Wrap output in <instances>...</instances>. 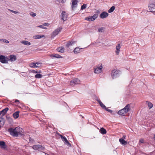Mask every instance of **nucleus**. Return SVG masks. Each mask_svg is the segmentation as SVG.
<instances>
[{
  "instance_id": "nucleus-1",
  "label": "nucleus",
  "mask_w": 155,
  "mask_h": 155,
  "mask_svg": "<svg viewBox=\"0 0 155 155\" xmlns=\"http://www.w3.org/2000/svg\"><path fill=\"white\" fill-rule=\"evenodd\" d=\"M23 130L22 128L18 127L13 129L12 127L9 128L8 131L10 133V134L14 137H18V135H22Z\"/></svg>"
},
{
  "instance_id": "nucleus-2",
  "label": "nucleus",
  "mask_w": 155,
  "mask_h": 155,
  "mask_svg": "<svg viewBox=\"0 0 155 155\" xmlns=\"http://www.w3.org/2000/svg\"><path fill=\"white\" fill-rule=\"evenodd\" d=\"M32 147L34 150H37L41 152L45 150V149L44 147L39 144L34 145Z\"/></svg>"
},
{
  "instance_id": "nucleus-3",
  "label": "nucleus",
  "mask_w": 155,
  "mask_h": 155,
  "mask_svg": "<svg viewBox=\"0 0 155 155\" xmlns=\"http://www.w3.org/2000/svg\"><path fill=\"white\" fill-rule=\"evenodd\" d=\"M62 29V27H60L55 29L51 34V38H54L57 35H58L59 33L61 31Z\"/></svg>"
},
{
  "instance_id": "nucleus-4",
  "label": "nucleus",
  "mask_w": 155,
  "mask_h": 155,
  "mask_svg": "<svg viewBox=\"0 0 155 155\" xmlns=\"http://www.w3.org/2000/svg\"><path fill=\"white\" fill-rule=\"evenodd\" d=\"M120 72L118 70H114L112 71L111 73V76L113 79H114L119 76Z\"/></svg>"
},
{
  "instance_id": "nucleus-5",
  "label": "nucleus",
  "mask_w": 155,
  "mask_h": 155,
  "mask_svg": "<svg viewBox=\"0 0 155 155\" xmlns=\"http://www.w3.org/2000/svg\"><path fill=\"white\" fill-rule=\"evenodd\" d=\"M8 57L3 55H0V62L3 64L8 63Z\"/></svg>"
},
{
  "instance_id": "nucleus-6",
  "label": "nucleus",
  "mask_w": 155,
  "mask_h": 155,
  "mask_svg": "<svg viewBox=\"0 0 155 155\" xmlns=\"http://www.w3.org/2000/svg\"><path fill=\"white\" fill-rule=\"evenodd\" d=\"M60 137L65 145H67L68 147H71V144L69 143L65 137L62 135H60Z\"/></svg>"
},
{
  "instance_id": "nucleus-7",
  "label": "nucleus",
  "mask_w": 155,
  "mask_h": 155,
  "mask_svg": "<svg viewBox=\"0 0 155 155\" xmlns=\"http://www.w3.org/2000/svg\"><path fill=\"white\" fill-rule=\"evenodd\" d=\"M98 16V15L97 14H95L92 16L86 18L85 19L89 21H92L95 20Z\"/></svg>"
},
{
  "instance_id": "nucleus-8",
  "label": "nucleus",
  "mask_w": 155,
  "mask_h": 155,
  "mask_svg": "<svg viewBox=\"0 0 155 155\" xmlns=\"http://www.w3.org/2000/svg\"><path fill=\"white\" fill-rule=\"evenodd\" d=\"M148 7L150 12L155 15V5L153 3H150L148 6Z\"/></svg>"
},
{
  "instance_id": "nucleus-9",
  "label": "nucleus",
  "mask_w": 155,
  "mask_h": 155,
  "mask_svg": "<svg viewBox=\"0 0 155 155\" xmlns=\"http://www.w3.org/2000/svg\"><path fill=\"white\" fill-rule=\"evenodd\" d=\"M80 83V80L78 78H75L71 81L70 84L71 86H74Z\"/></svg>"
},
{
  "instance_id": "nucleus-10",
  "label": "nucleus",
  "mask_w": 155,
  "mask_h": 155,
  "mask_svg": "<svg viewBox=\"0 0 155 155\" xmlns=\"http://www.w3.org/2000/svg\"><path fill=\"white\" fill-rule=\"evenodd\" d=\"M78 0H72V2L71 5V8L72 10L76 8L78 5Z\"/></svg>"
},
{
  "instance_id": "nucleus-11",
  "label": "nucleus",
  "mask_w": 155,
  "mask_h": 155,
  "mask_svg": "<svg viewBox=\"0 0 155 155\" xmlns=\"http://www.w3.org/2000/svg\"><path fill=\"white\" fill-rule=\"evenodd\" d=\"M8 108L6 107L1 111L0 112V117H2L4 116L6 113L7 111L8 110Z\"/></svg>"
},
{
  "instance_id": "nucleus-12",
  "label": "nucleus",
  "mask_w": 155,
  "mask_h": 155,
  "mask_svg": "<svg viewBox=\"0 0 155 155\" xmlns=\"http://www.w3.org/2000/svg\"><path fill=\"white\" fill-rule=\"evenodd\" d=\"M101 68L97 67L94 68V72L95 74H99L102 71V67L101 65Z\"/></svg>"
},
{
  "instance_id": "nucleus-13",
  "label": "nucleus",
  "mask_w": 155,
  "mask_h": 155,
  "mask_svg": "<svg viewBox=\"0 0 155 155\" xmlns=\"http://www.w3.org/2000/svg\"><path fill=\"white\" fill-rule=\"evenodd\" d=\"M108 14L107 12H103L100 14V18L103 19L107 18L108 16Z\"/></svg>"
},
{
  "instance_id": "nucleus-14",
  "label": "nucleus",
  "mask_w": 155,
  "mask_h": 155,
  "mask_svg": "<svg viewBox=\"0 0 155 155\" xmlns=\"http://www.w3.org/2000/svg\"><path fill=\"white\" fill-rule=\"evenodd\" d=\"M16 59V56L14 55H10L8 57V61H10L11 62L15 61Z\"/></svg>"
},
{
  "instance_id": "nucleus-15",
  "label": "nucleus",
  "mask_w": 155,
  "mask_h": 155,
  "mask_svg": "<svg viewBox=\"0 0 155 155\" xmlns=\"http://www.w3.org/2000/svg\"><path fill=\"white\" fill-rule=\"evenodd\" d=\"M121 45L120 44H118L116 47V50L115 51V53L116 54L118 55L119 54L120 49L121 47Z\"/></svg>"
},
{
  "instance_id": "nucleus-16",
  "label": "nucleus",
  "mask_w": 155,
  "mask_h": 155,
  "mask_svg": "<svg viewBox=\"0 0 155 155\" xmlns=\"http://www.w3.org/2000/svg\"><path fill=\"white\" fill-rule=\"evenodd\" d=\"M62 15V20L65 21L67 20V18L68 17V15L65 12L62 11L61 13Z\"/></svg>"
},
{
  "instance_id": "nucleus-17",
  "label": "nucleus",
  "mask_w": 155,
  "mask_h": 155,
  "mask_svg": "<svg viewBox=\"0 0 155 155\" xmlns=\"http://www.w3.org/2000/svg\"><path fill=\"white\" fill-rule=\"evenodd\" d=\"M76 43V41L73 40L68 41L66 45V46L68 48L71 46L73 45Z\"/></svg>"
},
{
  "instance_id": "nucleus-18",
  "label": "nucleus",
  "mask_w": 155,
  "mask_h": 155,
  "mask_svg": "<svg viewBox=\"0 0 155 155\" xmlns=\"http://www.w3.org/2000/svg\"><path fill=\"white\" fill-rule=\"evenodd\" d=\"M125 111L126 113L128 112L130 110V106L129 104H127L125 107L123 108Z\"/></svg>"
},
{
  "instance_id": "nucleus-19",
  "label": "nucleus",
  "mask_w": 155,
  "mask_h": 155,
  "mask_svg": "<svg viewBox=\"0 0 155 155\" xmlns=\"http://www.w3.org/2000/svg\"><path fill=\"white\" fill-rule=\"evenodd\" d=\"M6 145L5 142L3 141H0V147L2 149H5L6 148Z\"/></svg>"
},
{
  "instance_id": "nucleus-20",
  "label": "nucleus",
  "mask_w": 155,
  "mask_h": 155,
  "mask_svg": "<svg viewBox=\"0 0 155 155\" xmlns=\"http://www.w3.org/2000/svg\"><path fill=\"white\" fill-rule=\"evenodd\" d=\"M50 57L52 58H62L60 55L57 54H51L50 55Z\"/></svg>"
},
{
  "instance_id": "nucleus-21",
  "label": "nucleus",
  "mask_w": 155,
  "mask_h": 155,
  "mask_svg": "<svg viewBox=\"0 0 155 155\" xmlns=\"http://www.w3.org/2000/svg\"><path fill=\"white\" fill-rule=\"evenodd\" d=\"M119 141L121 144L125 145L127 144V141L125 140L123 138H120Z\"/></svg>"
},
{
  "instance_id": "nucleus-22",
  "label": "nucleus",
  "mask_w": 155,
  "mask_h": 155,
  "mask_svg": "<svg viewBox=\"0 0 155 155\" xmlns=\"http://www.w3.org/2000/svg\"><path fill=\"white\" fill-rule=\"evenodd\" d=\"M45 36L44 35H36L34 36L33 37V38L34 39H40L41 38H42L45 37Z\"/></svg>"
},
{
  "instance_id": "nucleus-23",
  "label": "nucleus",
  "mask_w": 155,
  "mask_h": 155,
  "mask_svg": "<svg viewBox=\"0 0 155 155\" xmlns=\"http://www.w3.org/2000/svg\"><path fill=\"white\" fill-rule=\"evenodd\" d=\"M81 49H82V48H80L78 47H76L74 50V52L75 54L81 52L80 50Z\"/></svg>"
},
{
  "instance_id": "nucleus-24",
  "label": "nucleus",
  "mask_w": 155,
  "mask_h": 155,
  "mask_svg": "<svg viewBox=\"0 0 155 155\" xmlns=\"http://www.w3.org/2000/svg\"><path fill=\"white\" fill-rule=\"evenodd\" d=\"M126 113V112L123 109L120 110H119L118 112V114L120 115H122L123 116L124 115V114Z\"/></svg>"
},
{
  "instance_id": "nucleus-25",
  "label": "nucleus",
  "mask_w": 155,
  "mask_h": 155,
  "mask_svg": "<svg viewBox=\"0 0 155 155\" xmlns=\"http://www.w3.org/2000/svg\"><path fill=\"white\" fill-rule=\"evenodd\" d=\"M19 112V111H17L13 113V116L15 119H17L18 117Z\"/></svg>"
},
{
  "instance_id": "nucleus-26",
  "label": "nucleus",
  "mask_w": 155,
  "mask_h": 155,
  "mask_svg": "<svg viewBox=\"0 0 155 155\" xmlns=\"http://www.w3.org/2000/svg\"><path fill=\"white\" fill-rule=\"evenodd\" d=\"M57 50L58 52L61 53H63L64 51V48L62 47L58 48Z\"/></svg>"
},
{
  "instance_id": "nucleus-27",
  "label": "nucleus",
  "mask_w": 155,
  "mask_h": 155,
  "mask_svg": "<svg viewBox=\"0 0 155 155\" xmlns=\"http://www.w3.org/2000/svg\"><path fill=\"white\" fill-rule=\"evenodd\" d=\"M29 66L32 68H39V66L37 65L35 63L31 62L29 64Z\"/></svg>"
},
{
  "instance_id": "nucleus-28",
  "label": "nucleus",
  "mask_w": 155,
  "mask_h": 155,
  "mask_svg": "<svg viewBox=\"0 0 155 155\" xmlns=\"http://www.w3.org/2000/svg\"><path fill=\"white\" fill-rule=\"evenodd\" d=\"M5 123L4 119L2 117H0V126L2 127Z\"/></svg>"
},
{
  "instance_id": "nucleus-29",
  "label": "nucleus",
  "mask_w": 155,
  "mask_h": 155,
  "mask_svg": "<svg viewBox=\"0 0 155 155\" xmlns=\"http://www.w3.org/2000/svg\"><path fill=\"white\" fill-rule=\"evenodd\" d=\"M100 132L101 134H104L106 133L107 131L104 128L102 127L101 128Z\"/></svg>"
},
{
  "instance_id": "nucleus-30",
  "label": "nucleus",
  "mask_w": 155,
  "mask_h": 155,
  "mask_svg": "<svg viewBox=\"0 0 155 155\" xmlns=\"http://www.w3.org/2000/svg\"><path fill=\"white\" fill-rule=\"evenodd\" d=\"M21 43L24 44L25 45H31L30 43L27 41H21Z\"/></svg>"
},
{
  "instance_id": "nucleus-31",
  "label": "nucleus",
  "mask_w": 155,
  "mask_h": 155,
  "mask_svg": "<svg viewBox=\"0 0 155 155\" xmlns=\"http://www.w3.org/2000/svg\"><path fill=\"white\" fill-rule=\"evenodd\" d=\"M115 8V7L114 6H112L108 10V12L109 13L112 12L114 10Z\"/></svg>"
},
{
  "instance_id": "nucleus-32",
  "label": "nucleus",
  "mask_w": 155,
  "mask_h": 155,
  "mask_svg": "<svg viewBox=\"0 0 155 155\" xmlns=\"http://www.w3.org/2000/svg\"><path fill=\"white\" fill-rule=\"evenodd\" d=\"M43 75L40 74H37L35 75V77L37 78H42Z\"/></svg>"
},
{
  "instance_id": "nucleus-33",
  "label": "nucleus",
  "mask_w": 155,
  "mask_h": 155,
  "mask_svg": "<svg viewBox=\"0 0 155 155\" xmlns=\"http://www.w3.org/2000/svg\"><path fill=\"white\" fill-rule=\"evenodd\" d=\"M1 41H3L5 43H9V41L5 39H0V42Z\"/></svg>"
},
{
  "instance_id": "nucleus-34",
  "label": "nucleus",
  "mask_w": 155,
  "mask_h": 155,
  "mask_svg": "<svg viewBox=\"0 0 155 155\" xmlns=\"http://www.w3.org/2000/svg\"><path fill=\"white\" fill-rule=\"evenodd\" d=\"M104 31V28L103 27H101V28L98 29V31L99 32H102Z\"/></svg>"
},
{
  "instance_id": "nucleus-35",
  "label": "nucleus",
  "mask_w": 155,
  "mask_h": 155,
  "mask_svg": "<svg viewBox=\"0 0 155 155\" xmlns=\"http://www.w3.org/2000/svg\"><path fill=\"white\" fill-rule=\"evenodd\" d=\"M148 106L149 108L150 109L153 107V105L151 103L148 102Z\"/></svg>"
},
{
  "instance_id": "nucleus-36",
  "label": "nucleus",
  "mask_w": 155,
  "mask_h": 155,
  "mask_svg": "<svg viewBox=\"0 0 155 155\" xmlns=\"http://www.w3.org/2000/svg\"><path fill=\"white\" fill-rule=\"evenodd\" d=\"M87 5L86 4H84L81 6V10H83L84 9H85Z\"/></svg>"
},
{
  "instance_id": "nucleus-37",
  "label": "nucleus",
  "mask_w": 155,
  "mask_h": 155,
  "mask_svg": "<svg viewBox=\"0 0 155 155\" xmlns=\"http://www.w3.org/2000/svg\"><path fill=\"white\" fill-rule=\"evenodd\" d=\"M8 10L10 12L16 14L19 13V12L18 11H15L10 9H9Z\"/></svg>"
},
{
  "instance_id": "nucleus-38",
  "label": "nucleus",
  "mask_w": 155,
  "mask_h": 155,
  "mask_svg": "<svg viewBox=\"0 0 155 155\" xmlns=\"http://www.w3.org/2000/svg\"><path fill=\"white\" fill-rule=\"evenodd\" d=\"M44 25H39L37 27H39V28H42V29H47V28L45 27H44Z\"/></svg>"
},
{
  "instance_id": "nucleus-39",
  "label": "nucleus",
  "mask_w": 155,
  "mask_h": 155,
  "mask_svg": "<svg viewBox=\"0 0 155 155\" xmlns=\"http://www.w3.org/2000/svg\"><path fill=\"white\" fill-rule=\"evenodd\" d=\"M100 106H101V107L104 109H105L106 108V106L104 105L103 103H101V104H100Z\"/></svg>"
},
{
  "instance_id": "nucleus-40",
  "label": "nucleus",
  "mask_w": 155,
  "mask_h": 155,
  "mask_svg": "<svg viewBox=\"0 0 155 155\" xmlns=\"http://www.w3.org/2000/svg\"><path fill=\"white\" fill-rule=\"evenodd\" d=\"M106 110L110 112V113H112V112L113 111L112 110H110L109 109H108V108H106L105 109Z\"/></svg>"
},
{
  "instance_id": "nucleus-41",
  "label": "nucleus",
  "mask_w": 155,
  "mask_h": 155,
  "mask_svg": "<svg viewBox=\"0 0 155 155\" xmlns=\"http://www.w3.org/2000/svg\"><path fill=\"white\" fill-rule=\"evenodd\" d=\"M14 103H16L17 104H19L20 103L19 102V101L17 99L15 100V101L14 102Z\"/></svg>"
},
{
  "instance_id": "nucleus-42",
  "label": "nucleus",
  "mask_w": 155,
  "mask_h": 155,
  "mask_svg": "<svg viewBox=\"0 0 155 155\" xmlns=\"http://www.w3.org/2000/svg\"><path fill=\"white\" fill-rule=\"evenodd\" d=\"M30 15L33 17L35 16L36 15L35 13L32 12L31 13H30Z\"/></svg>"
},
{
  "instance_id": "nucleus-43",
  "label": "nucleus",
  "mask_w": 155,
  "mask_h": 155,
  "mask_svg": "<svg viewBox=\"0 0 155 155\" xmlns=\"http://www.w3.org/2000/svg\"><path fill=\"white\" fill-rule=\"evenodd\" d=\"M59 1L61 2L62 3H65L66 0H58Z\"/></svg>"
},
{
  "instance_id": "nucleus-44",
  "label": "nucleus",
  "mask_w": 155,
  "mask_h": 155,
  "mask_svg": "<svg viewBox=\"0 0 155 155\" xmlns=\"http://www.w3.org/2000/svg\"><path fill=\"white\" fill-rule=\"evenodd\" d=\"M140 142L141 143H144V140L143 139H141L140 140Z\"/></svg>"
},
{
  "instance_id": "nucleus-45",
  "label": "nucleus",
  "mask_w": 155,
  "mask_h": 155,
  "mask_svg": "<svg viewBox=\"0 0 155 155\" xmlns=\"http://www.w3.org/2000/svg\"><path fill=\"white\" fill-rule=\"evenodd\" d=\"M32 72L33 73H35V74L38 73V71H37L33 70Z\"/></svg>"
},
{
  "instance_id": "nucleus-46",
  "label": "nucleus",
  "mask_w": 155,
  "mask_h": 155,
  "mask_svg": "<svg viewBox=\"0 0 155 155\" xmlns=\"http://www.w3.org/2000/svg\"><path fill=\"white\" fill-rule=\"evenodd\" d=\"M35 63L37 65L39 64H42L40 62H36Z\"/></svg>"
},
{
  "instance_id": "nucleus-47",
  "label": "nucleus",
  "mask_w": 155,
  "mask_h": 155,
  "mask_svg": "<svg viewBox=\"0 0 155 155\" xmlns=\"http://www.w3.org/2000/svg\"><path fill=\"white\" fill-rule=\"evenodd\" d=\"M97 101L98 102L100 105V104H101V103H102L101 102V100L99 99L97 100Z\"/></svg>"
},
{
  "instance_id": "nucleus-48",
  "label": "nucleus",
  "mask_w": 155,
  "mask_h": 155,
  "mask_svg": "<svg viewBox=\"0 0 155 155\" xmlns=\"http://www.w3.org/2000/svg\"><path fill=\"white\" fill-rule=\"evenodd\" d=\"M49 24L48 23H45L43 24V25L45 26H48Z\"/></svg>"
},
{
  "instance_id": "nucleus-49",
  "label": "nucleus",
  "mask_w": 155,
  "mask_h": 155,
  "mask_svg": "<svg viewBox=\"0 0 155 155\" xmlns=\"http://www.w3.org/2000/svg\"><path fill=\"white\" fill-rule=\"evenodd\" d=\"M126 136L125 135H123V136L122 137V138H123L124 139H124H126Z\"/></svg>"
},
{
  "instance_id": "nucleus-50",
  "label": "nucleus",
  "mask_w": 155,
  "mask_h": 155,
  "mask_svg": "<svg viewBox=\"0 0 155 155\" xmlns=\"http://www.w3.org/2000/svg\"><path fill=\"white\" fill-rule=\"evenodd\" d=\"M153 138L154 140V141H155V134H154V135H153Z\"/></svg>"
},
{
  "instance_id": "nucleus-51",
  "label": "nucleus",
  "mask_w": 155,
  "mask_h": 155,
  "mask_svg": "<svg viewBox=\"0 0 155 155\" xmlns=\"http://www.w3.org/2000/svg\"><path fill=\"white\" fill-rule=\"evenodd\" d=\"M41 71H39V72H38V73H41Z\"/></svg>"
},
{
  "instance_id": "nucleus-52",
  "label": "nucleus",
  "mask_w": 155,
  "mask_h": 155,
  "mask_svg": "<svg viewBox=\"0 0 155 155\" xmlns=\"http://www.w3.org/2000/svg\"><path fill=\"white\" fill-rule=\"evenodd\" d=\"M1 20V18L0 17V21Z\"/></svg>"
}]
</instances>
